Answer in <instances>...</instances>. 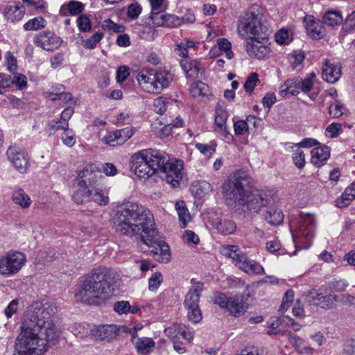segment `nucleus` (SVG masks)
<instances>
[{"mask_svg": "<svg viewBox=\"0 0 355 355\" xmlns=\"http://www.w3.org/2000/svg\"><path fill=\"white\" fill-rule=\"evenodd\" d=\"M155 225L150 211L137 203L118 206L113 217V227L117 234L128 237L140 235L144 244L152 248L154 259L168 263L171 260L169 246L161 239Z\"/></svg>", "mask_w": 355, "mask_h": 355, "instance_id": "nucleus-1", "label": "nucleus"}, {"mask_svg": "<svg viewBox=\"0 0 355 355\" xmlns=\"http://www.w3.org/2000/svg\"><path fill=\"white\" fill-rule=\"evenodd\" d=\"M57 306L52 302H35L27 309L19 335L31 340L55 345L59 334L53 322Z\"/></svg>", "mask_w": 355, "mask_h": 355, "instance_id": "nucleus-2", "label": "nucleus"}, {"mask_svg": "<svg viewBox=\"0 0 355 355\" xmlns=\"http://www.w3.org/2000/svg\"><path fill=\"white\" fill-rule=\"evenodd\" d=\"M252 179L243 170L235 171L230 177L229 182L223 189L227 198L235 205L247 207L253 212H258L261 208L270 202V197L264 191H256L250 193Z\"/></svg>", "mask_w": 355, "mask_h": 355, "instance_id": "nucleus-3", "label": "nucleus"}, {"mask_svg": "<svg viewBox=\"0 0 355 355\" xmlns=\"http://www.w3.org/2000/svg\"><path fill=\"white\" fill-rule=\"evenodd\" d=\"M119 274L107 268H97L87 274L76 293L78 300L88 304H100L112 293L119 280Z\"/></svg>", "mask_w": 355, "mask_h": 355, "instance_id": "nucleus-4", "label": "nucleus"}, {"mask_svg": "<svg viewBox=\"0 0 355 355\" xmlns=\"http://www.w3.org/2000/svg\"><path fill=\"white\" fill-rule=\"evenodd\" d=\"M101 177V171L94 164H87L77 178L79 189L72 198L77 204L94 202L100 206L109 203V197L103 191L93 187Z\"/></svg>", "mask_w": 355, "mask_h": 355, "instance_id": "nucleus-5", "label": "nucleus"}, {"mask_svg": "<svg viewBox=\"0 0 355 355\" xmlns=\"http://www.w3.org/2000/svg\"><path fill=\"white\" fill-rule=\"evenodd\" d=\"M164 159L158 150L152 148L143 150L132 156L130 168L139 178L148 179L158 171Z\"/></svg>", "mask_w": 355, "mask_h": 355, "instance_id": "nucleus-6", "label": "nucleus"}, {"mask_svg": "<svg viewBox=\"0 0 355 355\" xmlns=\"http://www.w3.org/2000/svg\"><path fill=\"white\" fill-rule=\"evenodd\" d=\"M237 30L246 39L264 40L268 35V29L261 17L253 12H247L240 18Z\"/></svg>", "mask_w": 355, "mask_h": 355, "instance_id": "nucleus-7", "label": "nucleus"}, {"mask_svg": "<svg viewBox=\"0 0 355 355\" xmlns=\"http://www.w3.org/2000/svg\"><path fill=\"white\" fill-rule=\"evenodd\" d=\"M291 221V230L293 242L297 244L298 242H304L309 244L313 237L315 218L312 214L301 212L297 218L295 232H294L293 224Z\"/></svg>", "mask_w": 355, "mask_h": 355, "instance_id": "nucleus-8", "label": "nucleus"}, {"mask_svg": "<svg viewBox=\"0 0 355 355\" xmlns=\"http://www.w3.org/2000/svg\"><path fill=\"white\" fill-rule=\"evenodd\" d=\"M160 154L165 158L158 168L162 174L161 178L175 187L182 178L183 162L181 160L170 159L168 155L164 152L160 151Z\"/></svg>", "mask_w": 355, "mask_h": 355, "instance_id": "nucleus-9", "label": "nucleus"}, {"mask_svg": "<svg viewBox=\"0 0 355 355\" xmlns=\"http://www.w3.org/2000/svg\"><path fill=\"white\" fill-rule=\"evenodd\" d=\"M26 257L17 251H10L0 257V275L11 276L17 273L24 265Z\"/></svg>", "mask_w": 355, "mask_h": 355, "instance_id": "nucleus-10", "label": "nucleus"}, {"mask_svg": "<svg viewBox=\"0 0 355 355\" xmlns=\"http://www.w3.org/2000/svg\"><path fill=\"white\" fill-rule=\"evenodd\" d=\"M47 346L43 342L40 343L19 335L16 344L17 352L13 355H40L46 351Z\"/></svg>", "mask_w": 355, "mask_h": 355, "instance_id": "nucleus-11", "label": "nucleus"}, {"mask_svg": "<svg viewBox=\"0 0 355 355\" xmlns=\"http://www.w3.org/2000/svg\"><path fill=\"white\" fill-rule=\"evenodd\" d=\"M8 159L16 170L26 173L30 166V157L26 151L17 146H10L6 152Z\"/></svg>", "mask_w": 355, "mask_h": 355, "instance_id": "nucleus-12", "label": "nucleus"}, {"mask_svg": "<svg viewBox=\"0 0 355 355\" xmlns=\"http://www.w3.org/2000/svg\"><path fill=\"white\" fill-rule=\"evenodd\" d=\"M62 42V39L50 31L42 32L34 37V44L46 51L58 49Z\"/></svg>", "mask_w": 355, "mask_h": 355, "instance_id": "nucleus-13", "label": "nucleus"}, {"mask_svg": "<svg viewBox=\"0 0 355 355\" xmlns=\"http://www.w3.org/2000/svg\"><path fill=\"white\" fill-rule=\"evenodd\" d=\"M150 19L153 24L157 26L175 28L182 24V20L180 17L161 12L150 13Z\"/></svg>", "mask_w": 355, "mask_h": 355, "instance_id": "nucleus-14", "label": "nucleus"}, {"mask_svg": "<svg viewBox=\"0 0 355 355\" xmlns=\"http://www.w3.org/2000/svg\"><path fill=\"white\" fill-rule=\"evenodd\" d=\"M246 51L251 58L258 60L264 59L270 53V48L263 45L257 39L251 40V42H247Z\"/></svg>", "mask_w": 355, "mask_h": 355, "instance_id": "nucleus-15", "label": "nucleus"}, {"mask_svg": "<svg viewBox=\"0 0 355 355\" xmlns=\"http://www.w3.org/2000/svg\"><path fill=\"white\" fill-rule=\"evenodd\" d=\"M245 295L241 297L238 295L229 297V302L226 309L230 315L240 317L246 312L248 305L246 302H244L243 298H245Z\"/></svg>", "mask_w": 355, "mask_h": 355, "instance_id": "nucleus-16", "label": "nucleus"}, {"mask_svg": "<svg viewBox=\"0 0 355 355\" xmlns=\"http://www.w3.org/2000/svg\"><path fill=\"white\" fill-rule=\"evenodd\" d=\"M237 263L236 266L248 275L263 274L264 270L260 263L256 261L248 259L245 254L241 255V259Z\"/></svg>", "mask_w": 355, "mask_h": 355, "instance_id": "nucleus-17", "label": "nucleus"}, {"mask_svg": "<svg viewBox=\"0 0 355 355\" xmlns=\"http://www.w3.org/2000/svg\"><path fill=\"white\" fill-rule=\"evenodd\" d=\"M203 290V284L197 282L193 284L185 297L184 302L186 309L199 306L200 293Z\"/></svg>", "mask_w": 355, "mask_h": 355, "instance_id": "nucleus-18", "label": "nucleus"}, {"mask_svg": "<svg viewBox=\"0 0 355 355\" xmlns=\"http://www.w3.org/2000/svg\"><path fill=\"white\" fill-rule=\"evenodd\" d=\"M25 13V8L19 2H12L6 6L3 12L5 18L11 22L21 20Z\"/></svg>", "mask_w": 355, "mask_h": 355, "instance_id": "nucleus-19", "label": "nucleus"}, {"mask_svg": "<svg viewBox=\"0 0 355 355\" xmlns=\"http://www.w3.org/2000/svg\"><path fill=\"white\" fill-rule=\"evenodd\" d=\"M323 79L330 83H334L341 76V67L339 64H334L329 61H325L322 68Z\"/></svg>", "mask_w": 355, "mask_h": 355, "instance_id": "nucleus-20", "label": "nucleus"}, {"mask_svg": "<svg viewBox=\"0 0 355 355\" xmlns=\"http://www.w3.org/2000/svg\"><path fill=\"white\" fill-rule=\"evenodd\" d=\"M311 163L317 167H321L329 158L330 148L327 146L315 147L311 150Z\"/></svg>", "mask_w": 355, "mask_h": 355, "instance_id": "nucleus-21", "label": "nucleus"}, {"mask_svg": "<svg viewBox=\"0 0 355 355\" xmlns=\"http://www.w3.org/2000/svg\"><path fill=\"white\" fill-rule=\"evenodd\" d=\"M165 334L169 337L172 341L178 339H184L190 341L193 336L190 331H187L184 327L180 324H173L172 326L165 329Z\"/></svg>", "mask_w": 355, "mask_h": 355, "instance_id": "nucleus-22", "label": "nucleus"}, {"mask_svg": "<svg viewBox=\"0 0 355 355\" xmlns=\"http://www.w3.org/2000/svg\"><path fill=\"white\" fill-rule=\"evenodd\" d=\"M153 85H152L150 93L160 94L164 89L169 85L167 74L164 71L153 72Z\"/></svg>", "mask_w": 355, "mask_h": 355, "instance_id": "nucleus-23", "label": "nucleus"}, {"mask_svg": "<svg viewBox=\"0 0 355 355\" xmlns=\"http://www.w3.org/2000/svg\"><path fill=\"white\" fill-rule=\"evenodd\" d=\"M306 22V29L307 33L314 39H319L325 35V31L319 21H315L314 19L304 20Z\"/></svg>", "mask_w": 355, "mask_h": 355, "instance_id": "nucleus-24", "label": "nucleus"}, {"mask_svg": "<svg viewBox=\"0 0 355 355\" xmlns=\"http://www.w3.org/2000/svg\"><path fill=\"white\" fill-rule=\"evenodd\" d=\"M213 227L223 235L231 234L236 230L235 223L230 220L217 218L213 222Z\"/></svg>", "mask_w": 355, "mask_h": 355, "instance_id": "nucleus-25", "label": "nucleus"}, {"mask_svg": "<svg viewBox=\"0 0 355 355\" xmlns=\"http://www.w3.org/2000/svg\"><path fill=\"white\" fill-rule=\"evenodd\" d=\"M153 71L141 70L137 75V80L141 88L150 93L152 85H153Z\"/></svg>", "mask_w": 355, "mask_h": 355, "instance_id": "nucleus-26", "label": "nucleus"}, {"mask_svg": "<svg viewBox=\"0 0 355 355\" xmlns=\"http://www.w3.org/2000/svg\"><path fill=\"white\" fill-rule=\"evenodd\" d=\"M153 71L141 70L137 75V80L141 88L150 93L152 85H153Z\"/></svg>", "mask_w": 355, "mask_h": 355, "instance_id": "nucleus-27", "label": "nucleus"}, {"mask_svg": "<svg viewBox=\"0 0 355 355\" xmlns=\"http://www.w3.org/2000/svg\"><path fill=\"white\" fill-rule=\"evenodd\" d=\"M132 341L137 351L140 353H148L155 347V342L149 338H139L137 335H132Z\"/></svg>", "mask_w": 355, "mask_h": 355, "instance_id": "nucleus-28", "label": "nucleus"}, {"mask_svg": "<svg viewBox=\"0 0 355 355\" xmlns=\"http://www.w3.org/2000/svg\"><path fill=\"white\" fill-rule=\"evenodd\" d=\"M355 198V182L346 188L341 196L336 201V206L340 208L347 207Z\"/></svg>", "mask_w": 355, "mask_h": 355, "instance_id": "nucleus-29", "label": "nucleus"}, {"mask_svg": "<svg viewBox=\"0 0 355 355\" xmlns=\"http://www.w3.org/2000/svg\"><path fill=\"white\" fill-rule=\"evenodd\" d=\"M220 252L223 256L231 258L235 266L238 264L237 262L241 259V255L244 254L236 245H230L221 246Z\"/></svg>", "mask_w": 355, "mask_h": 355, "instance_id": "nucleus-30", "label": "nucleus"}, {"mask_svg": "<svg viewBox=\"0 0 355 355\" xmlns=\"http://www.w3.org/2000/svg\"><path fill=\"white\" fill-rule=\"evenodd\" d=\"M211 185L207 181L199 180L192 183L191 191L196 197L202 198L211 191Z\"/></svg>", "mask_w": 355, "mask_h": 355, "instance_id": "nucleus-31", "label": "nucleus"}, {"mask_svg": "<svg viewBox=\"0 0 355 355\" xmlns=\"http://www.w3.org/2000/svg\"><path fill=\"white\" fill-rule=\"evenodd\" d=\"M343 21V18L340 11L329 10L324 13L322 17V23L328 26H338Z\"/></svg>", "mask_w": 355, "mask_h": 355, "instance_id": "nucleus-32", "label": "nucleus"}, {"mask_svg": "<svg viewBox=\"0 0 355 355\" xmlns=\"http://www.w3.org/2000/svg\"><path fill=\"white\" fill-rule=\"evenodd\" d=\"M266 220L272 225H278L284 220V214L280 209L270 207L265 214Z\"/></svg>", "mask_w": 355, "mask_h": 355, "instance_id": "nucleus-33", "label": "nucleus"}, {"mask_svg": "<svg viewBox=\"0 0 355 355\" xmlns=\"http://www.w3.org/2000/svg\"><path fill=\"white\" fill-rule=\"evenodd\" d=\"M180 64L187 78H194L198 76L200 69L197 61H189L186 58L181 60Z\"/></svg>", "mask_w": 355, "mask_h": 355, "instance_id": "nucleus-34", "label": "nucleus"}, {"mask_svg": "<svg viewBox=\"0 0 355 355\" xmlns=\"http://www.w3.org/2000/svg\"><path fill=\"white\" fill-rule=\"evenodd\" d=\"M12 200L15 204L23 208H27L31 203V200L22 189H18L12 193Z\"/></svg>", "mask_w": 355, "mask_h": 355, "instance_id": "nucleus-35", "label": "nucleus"}, {"mask_svg": "<svg viewBox=\"0 0 355 355\" xmlns=\"http://www.w3.org/2000/svg\"><path fill=\"white\" fill-rule=\"evenodd\" d=\"M175 209L178 212V218L180 221V227L184 228L187 222L190 219V215L183 201L177 202Z\"/></svg>", "mask_w": 355, "mask_h": 355, "instance_id": "nucleus-36", "label": "nucleus"}, {"mask_svg": "<svg viewBox=\"0 0 355 355\" xmlns=\"http://www.w3.org/2000/svg\"><path fill=\"white\" fill-rule=\"evenodd\" d=\"M116 335L114 327L112 325H103L96 329V336L101 340H109Z\"/></svg>", "mask_w": 355, "mask_h": 355, "instance_id": "nucleus-37", "label": "nucleus"}, {"mask_svg": "<svg viewBox=\"0 0 355 355\" xmlns=\"http://www.w3.org/2000/svg\"><path fill=\"white\" fill-rule=\"evenodd\" d=\"M65 9L71 15H78L83 11L84 4L78 1H70L67 5L61 7L60 11L62 12Z\"/></svg>", "mask_w": 355, "mask_h": 355, "instance_id": "nucleus-38", "label": "nucleus"}, {"mask_svg": "<svg viewBox=\"0 0 355 355\" xmlns=\"http://www.w3.org/2000/svg\"><path fill=\"white\" fill-rule=\"evenodd\" d=\"M227 119V113L222 107H218L216 110L215 124L218 129L226 131V121Z\"/></svg>", "mask_w": 355, "mask_h": 355, "instance_id": "nucleus-39", "label": "nucleus"}, {"mask_svg": "<svg viewBox=\"0 0 355 355\" xmlns=\"http://www.w3.org/2000/svg\"><path fill=\"white\" fill-rule=\"evenodd\" d=\"M46 21L42 17H35L28 21L24 25V28L26 31H37L44 28Z\"/></svg>", "mask_w": 355, "mask_h": 355, "instance_id": "nucleus-40", "label": "nucleus"}, {"mask_svg": "<svg viewBox=\"0 0 355 355\" xmlns=\"http://www.w3.org/2000/svg\"><path fill=\"white\" fill-rule=\"evenodd\" d=\"M294 300V292L292 290L287 291L283 297L282 304L279 311L283 314L290 307Z\"/></svg>", "mask_w": 355, "mask_h": 355, "instance_id": "nucleus-41", "label": "nucleus"}, {"mask_svg": "<svg viewBox=\"0 0 355 355\" xmlns=\"http://www.w3.org/2000/svg\"><path fill=\"white\" fill-rule=\"evenodd\" d=\"M168 101L164 96H159L154 100L153 108L155 112L159 114H163L168 107Z\"/></svg>", "mask_w": 355, "mask_h": 355, "instance_id": "nucleus-42", "label": "nucleus"}, {"mask_svg": "<svg viewBox=\"0 0 355 355\" xmlns=\"http://www.w3.org/2000/svg\"><path fill=\"white\" fill-rule=\"evenodd\" d=\"M293 161L295 165L298 168H302L306 163L305 154L304 151L297 147L293 155Z\"/></svg>", "mask_w": 355, "mask_h": 355, "instance_id": "nucleus-43", "label": "nucleus"}, {"mask_svg": "<svg viewBox=\"0 0 355 355\" xmlns=\"http://www.w3.org/2000/svg\"><path fill=\"white\" fill-rule=\"evenodd\" d=\"M74 112V109L72 107H67L65 108L60 116V121L62 122V125L60 126L64 129V130H67L69 128V120L71 119V116Z\"/></svg>", "mask_w": 355, "mask_h": 355, "instance_id": "nucleus-44", "label": "nucleus"}, {"mask_svg": "<svg viewBox=\"0 0 355 355\" xmlns=\"http://www.w3.org/2000/svg\"><path fill=\"white\" fill-rule=\"evenodd\" d=\"M116 134L119 139V144H123L134 135V130L132 127H126L116 130Z\"/></svg>", "mask_w": 355, "mask_h": 355, "instance_id": "nucleus-45", "label": "nucleus"}, {"mask_svg": "<svg viewBox=\"0 0 355 355\" xmlns=\"http://www.w3.org/2000/svg\"><path fill=\"white\" fill-rule=\"evenodd\" d=\"M187 309L188 311L187 318L191 322L198 323L202 320V313L199 306H194Z\"/></svg>", "mask_w": 355, "mask_h": 355, "instance_id": "nucleus-46", "label": "nucleus"}, {"mask_svg": "<svg viewBox=\"0 0 355 355\" xmlns=\"http://www.w3.org/2000/svg\"><path fill=\"white\" fill-rule=\"evenodd\" d=\"M77 24L81 32H88L92 28L90 19L85 15H82L78 17Z\"/></svg>", "mask_w": 355, "mask_h": 355, "instance_id": "nucleus-47", "label": "nucleus"}, {"mask_svg": "<svg viewBox=\"0 0 355 355\" xmlns=\"http://www.w3.org/2000/svg\"><path fill=\"white\" fill-rule=\"evenodd\" d=\"M61 136V139L64 144L69 147H72L76 143V138L74 132L72 130L68 128L67 130H64Z\"/></svg>", "mask_w": 355, "mask_h": 355, "instance_id": "nucleus-48", "label": "nucleus"}, {"mask_svg": "<svg viewBox=\"0 0 355 355\" xmlns=\"http://www.w3.org/2000/svg\"><path fill=\"white\" fill-rule=\"evenodd\" d=\"M162 282V275L160 272H155L148 281V288L151 291H157L161 282Z\"/></svg>", "mask_w": 355, "mask_h": 355, "instance_id": "nucleus-49", "label": "nucleus"}, {"mask_svg": "<svg viewBox=\"0 0 355 355\" xmlns=\"http://www.w3.org/2000/svg\"><path fill=\"white\" fill-rule=\"evenodd\" d=\"M258 80L259 79L257 73H252L247 78L245 83L244 84V89L245 92L248 93H252Z\"/></svg>", "mask_w": 355, "mask_h": 355, "instance_id": "nucleus-50", "label": "nucleus"}, {"mask_svg": "<svg viewBox=\"0 0 355 355\" xmlns=\"http://www.w3.org/2000/svg\"><path fill=\"white\" fill-rule=\"evenodd\" d=\"M286 85L290 89V94L295 96L300 94V77H296L286 80Z\"/></svg>", "mask_w": 355, "mask_h": 355, "instance_id": "nucleus-51", "label": "nucleus"}, {"mask_svg": "<svg viewBox=\"0 0 355 355\" xmlns=\"http://www.w3.org/2000/svg\"><path fill=\"white\" fill-rule=\"evenodd\" d=\"M102 141L104 144H108L111 146L121 145V144H119V139L118 135L116 134V131L108 133L103 138Z\"/></svg>", "mask_w": 355, "mask_h": 355, "instance_id": "nucleus-52", "label": "nucleus"}, {"mask_svg": "<svg viewBox=\"0 0 355 355\" xmlns=\"http://www.w3.org/2000/svg\"><path fill=\"white\" fill-rule=\"evenodd\" d=\"M62 124V122L60 121V120L50 121L46 125L45 128V131L49 135H52L59 130H64V129L60 127Z\"/></svg>", "mask_w": 355, "mask_h": 355, "instance_id": "nucleus-53", "label": "nucleus"}, {"mask_svg": "<svg viewBox=\"0 0 355 355\" xmlns=\"http://www.w3.org/2000/svg\"><path fill=\"white\" fill-rule=\"evenodd\" d=\"M207 87V85L201 81H198L192 85L190 89L191 95L194 97L203 95L202 91Z\"/></svg>", "mask_w": 355, "mask_h": 355, "instance_id": "nucleus-54", "label": "nucleus"}, {"mask_svg": "<svg viewBox=\"0 0 355 355\" xmlns=\"http://www.w3.org/2000/svg\"><path fill=\"white\" fill-rule=\"evenodd\" d=\"M141 12V8L138 3H132L128 8L127 15L132 19H137Z\"/></svg>", "mask_w": 355, "mask_h": 355, "instance_id": "nucleus-55", "label": "nucleus"}, {"mask_svg": "<svg viewBox=\"0 0 355 355\" xmlns=\"http://www.w3.org/2000/svg\"><path fill=\"white\" fill-rule=\"evenodd\" d=\"M196 148L206 156L211 155L216 150V145H208L198 143L196 144Z\"/></svg>", "mask_w": 355, "mask_h": 355, "instance_id": "nucleus-56", "label": "nucleus"}, {"mask_svg": "<svg viewBox=\"0 0 355 355\" xmlns=\"http://www.w3.org/2000/svg\"><path fill=\"white\" fill-rule=\"evenodd\" d=\"M130 309V305L127 301L117 302L114 305V310L119 314L127 313Z\"/></svg>", "mask_w": 355, "mask_h": 355, "instance_id": "nucleus-57", "label": "nucleus"}, {"mask_svg": "<svg viewBox=\"0 0 355 355\" xmlns=\"http://www.w3.org/2000/svg\"><path fill=\"white\" fill-rule=\"evenodd\" d=\"M103 37V33L101 32H96L91 37L86 41V47L90 49H94L96 45L101 40Z\"/></svg>", "mask_w": 355, "mask_h": 355, "instance_id": "nucleus-58", "label": "nucleus"}, {"mask_svg": "<svg viewBox=\"0 0 355 355\" xmlns=\"http://www.w3.org/2000/svg\"><path fill=\"white\" fill-rule=\"evenodd\" d=\"M313 86V80L310 78H302L300 77V92L304 93L309 92Z\"/></svg>", "mask_w": 355, "mask_h": 355, "instance_id": "nucleus-59", "label": "nucleus"}, {"mask_svg": "<svg viewBox=\"0 0 355 355\" xmlns=\"http://www.w3.org/2000/svg\"><path fill=\"white\" fill-rule=\"evenodd\" d=\"M235 134L242 135L248 130V125L245 121L240 120L234 123Z\"/></svg>", "mask_w": 355, "mask_h": 355, "instance_id": "nucleus-60", "label": "nucleus"}, {"mask_svg": "<svg viewBox=\"0 0 355 355\" xmlns=\"http://www.w3.org/2000/svg\"><path fill=\"white\" fill-rule=\"evenodd\" d=\"M229 297L223 293H218L214 297V303L222 309H226L228 305Z\"/></svg>", "mask_w": 355, "mask_h": 355, "instance_id": "nucleus-61", "label": "nucleus"}, {"mask_svg": "<svg viewBox=\"0 0 355 355\" xmlns=\"http://www.w3.org/2000/svg\"><path fill=\"white\" fill-rule=\"evenodd\" d=\"M11 83L15 84V85L20 89H22L26 87L27 85V79L24 75L19 74L16 76H14L13 78H11Z\"/></svg>", "mask_w": 355, "mask_h": 355, "instance_id": "nucleus-62", "label": "nucleus"}, {"mask_svg": "<svg viewBox=\"0 0 355 355\" xmlns=\"http://www.w3.org/2000/svg\"><path fill=\"white\" fill-rule=\"evenodd\" d=\"M289 33L287 30L281 29L275 34V41L279 44H286L288 40Z\"/></svg>", "mask_w": 355, "mask_h": 355, "instance_id": "nucleus-63", "label": "nucleus"}, {"mask_svg": "<svg viewBox=\"0 0 355 355\" xmlns=\"http://www.w3.org/2000/svg\"><path fill=\"white\" fill-rule=\"evenodd\" d=\"M343 353L345 355H355V340L351 339L345 341Z\"/></svg>", "mask_w": 355, "mask_h": 355, "instance_id": "nucleus-64", "label": "nucleus"}]
</instances>
